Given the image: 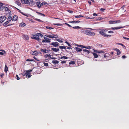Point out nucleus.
<instances>
[{"label":"nucleus","instance_id":"2","mask_svg":"<svg viewBox=\"0 0 129 129\" xmlns=\"http://www.w3.org/2000/svg\"><path fill=\"white\" fill-rule=\"evenodd\" d=\"M7 19L6 17L4 16H1L0 17V22L2 23Z\"/></svg>","mask_w":129,"mask_h":129},{"label":"nucleus","instance_id":"51","mask_svg":"<svg viewBox=\"0 0 129 129\" xmlns=\"http://www.w3.org/2000/svg\"><path fill=\"white\" fill-rule=\"evenodd\" d=\"M44 65L45 66L47 67L48 66V63H46L45 62L44 63Z\"/></svg>","mask_w":129,"mask_h":129},{"label":"nucleus","instance_id":"4","mask_svg":"<svg viewBox=\"0 0 129 129\" xmlns=\"http://www.w3.org/2000/svg\"><path fill=\"white\" fill-rule=\"evenodd\" d=\"M124 26L122 27L120 26L119 27H112L111 28V29L112 30H117V29H120L122 28H123L124 27Z\"/></svg>","mask_w":129,"mask_h":129},{"label":"nucleus","instance_id":"44","mask_svg":"<svg viewBox=\"0 0 129 129\" xmlns=\"http://www.w3.org/2000/svg\"><path fill=\"white\" fill-rule=\"evenodd\" d=\"M38 34L39 36H40L41 38H42L43 37V35L41 33H37Z\"/></svg>","mask_w":129,"mask_h":129},{"label":"nucleus","instance_id":"50","mask_svg":"<svg viewBox=\"0 0 129 129\" xmlns=\"http://www.w3.org/2000/svg\"><path fill=\"white\" fill-rule=\"evenodd\" d=\"M77 46L80 47H81L82 48H84L85 46H83V45H78Z\"/></svg>","mask_w":129,"mask_h":129},{"label":"nucleus","instance_id":"7","mask_svg":"<svg viewBox=\"0 0 129 129\" xmlns=\"http://www.w3.org/2000/svg\"><path fill=\"white\" fill-rule=\"evenodd\" d=\"M30 2V3L32 5L34 6L36 4V3L33 1V0H29Z\"/></svg>","mask_w":129,"mask_h":129},{"label":"nucleus","instance_id":"35","mask_svg":"<svg viewBox=\"0 0 129 129\" xmlns=\"http://www.w3.org/2000/svg\"><path fill=\"white\" fill-rule=\"evenodd\" d=\"M59 48L61 49H66V47L65 46H59Z\"/></svg>","mask_w":129,"mask_h":129},{"label":"nucleus","instance_id":"12","mask_svg":"<svg viewBox=\"0 0 129 129\" xmlns=\"http://www.w3.org/2000/svg\"><path fill=\"white\" fill-rule=\"evenodd\" d=\"M17 18H18V17L17 16H16V15L14 16H13V17L12 18V21H16L17 20Z\"/></svg>","mask_w":129,"mask_h":129},{"label":"nucleus","instance_id":"28","mask_svg":"<svg viewBox=\"0 0 129 129\" xmlns=\"http://www.w3.org/2000/svg\"><path fill=\"white\" fill-rule=\"evenodd\" d=\"M109 23L110 24H115L114 23V21L112 20H110L109 21Z\"/></svg>","mask_w":129,"mask_h":129},{"label":"nucleus","instance_id":"32","mask_svg":"<svg viewBox=\"0 0 129 129\" xmlns=\"http://www.w3.org/2000/svg\"><path fill=\"white\" fill-rule=\"evenodd\" d=\"M75 61H71L69 62V64H75Z\"/></svg>","mask_w":129,"mask_h":129},{"label":"nucleus","instance_id":"56","mask_svg":"<svg viewBox=\"0 0 129 129\" xmlns=\"http://www.w3.org/2000/svg\"><path fill=\"white\" fill-rule=\"evenodd\" d=\"M16 77L17 79V80H19L20 78L17 75H16Z\"/></svg>","mask_w":129,"mask_h":129},{"label":"nucleus","instance_id":"41","mask_svg":"<svg viewBox=\"0 0 129 129\" xmlns=\"http://www.w3.org/2000/svg\"><path fill=\"white\" fill-rule=\"evenodd\" d=\"M83 17V16L80 15H77L75 16V17L76 18H80L81 17Z\"/></svg>","mask_w":129,"mask_h":129},{"label":"nucleus","instance_id":"37","mask_svg":"<svg viewBox=\"0 0 129 129\" xmlns=\"http://www.w3.org/2000/svg\"><path fill=\"white\" fill-rule=\"evenodd\" d=\"M68 57H67L66 56H63L61 57L60 58L61 59L63 58L64 59H68Z\"/></svg>","mask_w":129,"mask_h":129},{"label":"nucleus","instance_id":"21","mask_svg":"<svg viewBox=\"0 0 129 129\" xmlns=\"http://www.w3.org/2000/svg\"><path fill=\"white\" fill-rule=\"evenodd\" d=\"M52 62L54 64H57L59 63V61L57 60H53Z\"/></svg>","mask_w":129,"mask_h":129},{"label":"nucleus","instance_id":"46","mask_svg":"<svg viewBox=\"0 0 129 129\" xmlns=\"http://www.w3.org/2000/svg\"><path fill=\"white\" fill-rule=\"evenodd\" d=\"M43 3L44 5L47 6L48 5V3L45 2H43Z\"/></svg>","mask_w":129,"mask_h":129},{"label":"nucleus","instance_id":"62","mask_svg":"<svg viewBox=\"0 0 129 129\" xmlns=\"http://www.w3.org/2000/svg\"><path fill=\"white\" fill-rule=\"evenodd\" d=\"M46 56L48 57H50L51 56V55L50 54H46Z\"/></svg>","mask_w":129,"mask_h":129},{"label":"nucleus","instance_id":"42","mask_svg":"<svg viewBox=\"0 0 129 129\" xmlns=\"http://www.w3.org/2000/svg\"><path fill=\"white\" fill-rule=\"evenodd\" d=\"M55 40L59 42L60 43H62V41L61 40H60V39H56Z\"/></svg>","mask_w":129,"mask_h":129},{"label":"nucleus","instance_id":"38","mask_svg":"<svg viewBox=\"0 0 129 129\" xmlns=\"http://www.w3.org/2000/svg\"><path fill=\"white\" fill-rule=\"evenodd\" d=\"M53 37V38H58L57 35L56 34H53L52 35Z\"/></svg>","mask_w":129,"mask_h":129},{"label":"nucleus","instance_id":"6","mask_svg":"<svg viewBox=\"0 0 129 129\" xmlns=\"http://www.w3.org/2000/svg\"><path fill=\"white\" fill-rule=\"evenodd\" d=\"M30 53L31 54L35 55H37L38 54H39L36 51H32Z\"/></svg>","mask_w":129,"mask_h":129},{"label":"nucleus","instance_id":"24","mask_svg":"<svg viewBox=\"0 0 129 129\" xmlns=\"http://www.w3.org/2000/svg\"><path fill=\"white\" fill-rule=\"evenodd\" d=\"M25 4H30V2L29 0H26L25 1Z\"/></svg>","mask_w":129,"mask_h":129},{"label":"nucleus","instance_id":"26","mask_svg":"<svg viewBox=\"0 0 129 129\" xmlns=\"http://www.w3.org/2000/svg\"><path fill=\"white\" fill-rule=\"evenodd\" d=\"M39 3H41L40 2H36V4L38 8H40L41 7V5Z\"/></svg>","mask_w":129,"mask_h":129},{"label":"nucleus","instance_id":"19","mask_svg":"<svg viewBox=\"0 0 129 129\" xmlns=\"http://www.w3.org/2000/svg\"><path fill=\"white\" fill-rule=\"evenodd\" d=\"M75 49L78 52H80L82 51V50L81 49L79 48L78 47H75Z\"/></svg>","mask_w":129,"mask_h":129},{"label":"nucleus","instance_id":"16","mask_svg":"<svg viewBox=\"0 0 129 129\" xmlns=\"http://www.w3.org/2000/svg\"><path fill=\"white\" fill-rule=\"evenodd\" d=\"M26 25V24L25 23L23 22H22L20 24L19 26H21V27H23L24 26H25Z\"/></svg>","mask_w":129,"mask_h":129},{"label":"nucleus","instance_id":"57","mask_svg":"<svg viewBox=\"0 0 129 129\" xmlns=\"http://www.w3.org/2000/svg\"><path fill=\"white\" fill-rule=\"evenodd\" d=\"M106 54H107V57H109L110 56V53H106Z\"/></svg>","mask_w":129,"mask_h":129},{"label":"nucleus","instance_id":"17","mask_svg":"<svg viewBox=\"0 0 129 129\" xmlns=\"http://www.w3.org/2000/svg\"><path fill=\"white\" fill-rule=\"evenodd\" d=\"M8 69L7 66L6 65L5 66L4 70V71L5 72L7 73V71H8Z\"/></svg>","mask_w":129,"mask_h":129},{"label":"nucleus","instance_id":"39","mask_svg":"<svg viewBox=\"0 0 129 129\" xmlns=\"http://www.w3.org/2000/svg\"><path fill=\"white\" fill-rule=\"evenodd\" d=\"M80 27L78 26H76L75 27H73V28L74 29H77L78 28H80Z\"/></svg>","mask_w":129,"mask_h":129},{"label":"nucleus","instance_id":"64","mask_svg":"<svg viewBox=\"0 0 129 129\" xmlns=\"http://www.w3.org/2000/svg\"><path fill=\"white\" fill-rule=\"evenodd\" d=\"M104 57H105V58H106L107 57V54H106V53H105L104 54Z\"/></svg>","mask_w":129,"mask_h":129},{"label":"nucleus","instance_id":"5","mask_svg":"<svg viewBox=\"0 0 129 129\" xmlns=\"http://www.w3.org/2000/svg\"><path fill=\"white\" fill-rule=\"evenodd\" d=\"M59 43L57 42H52L51 44V45H53L54 47H56L58 46Z\"/></svg>","mask_w":129,"mask_h":129},{"label":"nucleus","instance_id":"49","mask_svg":"<svg viewBox=\"0 0 129 129\" xmlns=\"http://www.w3.org/2000/svg\"><path fill=\"white\" fill-rule=\"evenodd\" d=\"M105 10H106L105 9L101 8L100 9V10L101 11L104 12V11Z\"/></svg>","mask_w":129,"mask_h":129},{"label":"nucleus","instance_id":"53","mask_svg":"<svg viewBox=\"0 0 129 129\" xmlns=\"http://www.w3.org/2000/svg\"><path fill=\"white\" fill-rule=\"evenodd\" d=\"M65 43L67 44L68 45V46H71V45L70 44V43L68 42L67 41H66Z\"/></svg>","mask_w":129,"mask_h":129},{"label":"nucleus","instance_id":"23","mask_svg":"<svg viewBox=\"0 0 129 129\" xmlns=\"http://www.w3.org/2000/svg\"><path fill=\"white\" fill-rule=\"evenodd\" d=\"M24 39L25 40H28L29 39V37L27 35H24Z\"/></svg>","mask_w":129,"mask_h":129},{"label":"nucleus","instance_id":"59","mask_svg":"<svg viewBox=\"0 0 129 129\" xmlns=\"http://www.w3.org/2000/svg\"><path fill=\"white\" fill-rule=\"evenodd\" d=\"M66 62V61L65 60L62 61H61V63L62 64Z\"/></svg>","mask_w":129,"mask_h":129},{"label":"nucleus","instance_id":"34","mask_svg":"<svg viewBox=\"0 0 129 129\" xmlns=\"http://www.w3.org/2000/svg\"><path fill=\"white\" fill-rule=\"evenodd\" d=\"M21 74L23 76H25L26 77H27V74H26V73L25 71H24V72L23 73H21Z\"/></svg>","mask_w":129,"mask_h":129},{"label":"nucleus","instance_id":"40","mask_svg":"<svg viewBox=\"0 0 129 129\" xmlns=\"http://www.w3.org/2000/svg\"><path fill=\"white\" fill-rule=\"evenodd\" d=\"M42 42H46L47 43V42L49 43V42H50V40H43L42 41Z\"/></svg>","mask_w":129,"mask_h":129},{"label":"nucleus","instance_id":"58","mask_svg":"<svg viewBox=\"0 0 129 129\" xmlns=\"http://www.w3.org/2000/svg\"><path fill=\"white\" fill-rule=\"evenodd\" d=\"M65 24L67 25V26H68L69 27H72V26H71L70 25V24H68V23H65Z\"/></svg>","mask_w":129,"mask_h":129},{"label":"nucleus","instance_id":"13","mask_svg":"<svg viewBox=\"0 0 129 129\" xmlns=\"http://www.w3.org/2000/svg\"><path fill=\"white\" fill-rule=\"evenodd\" d=\"M0 51H2V52H1L0 51V55H3L4 54H5L6 52L4 50H0Z\"/></svg>","mask_w":129,"mask_h":129},{"label":"nucleus","instance_id":"36","mask_svg":"<svg viewBox=\"0 0 129 129\" xmlns=\"http://www.w3.org/2000/svg\"><path fill=\"white\" fill-rule=\"evenodd\" d=\"M46 27L47 29H53V28L48 26H47Z\"/></svg>","mask_w":129,"mask_h":129},{"label":"nucleus","instance_id":"30","mask_svg":"<svg viewBox=\"0 0 129 129\" xmlns=\"http://www.w3.org/2000/svg\"><path fill=\"white\" fill-rule=\"evenodd\" d=\"M12 20V17L11 16H9L8 17V18L7 19V20L9 21H10Z\"/></svg>","mask_w":129,"mask_h":129},{"label":"nucleus","instance_id":"22","mask_svg":"<svg viewBox=\"0 0 129 129\" xmlns=\"http://www.w3.org/2000/svg\"><path fill=\"white\" fill-rule=\"evenodd\" d=\"M92 54H93L94 58H97L98 57V56L96 53H93Z\"/></svg>","mask_w":129,"mask_h":129},{"label":"nucleus","instance_id":"52","mask_svg":"<svg viewBox=\"0 0 129 129\" xmlns=\"http://www.w3.org/2000/svg\"><path fill=\"white\" fill-rule=\"evenodd\" d=\"M25 72H26V74H27V75H28L30 73L29 72V71H28V70L26 71H25Z\"/></svg>","mask_w":129,"mask_h":129},{"label":"nucleus","instance_id":"43","mask_svg":"<svg viewBox=\"0 0 129 129\" xmlns=\"http://www.w3.org/2000/svg\"><path fill=\"white\" fill-rule=\"evenodd\" d=\"M45 36H46L47 37L49 38H53V35H46Z\"/></svg>","mask_w":129,"mask_h":129},{"label":"nucleus","instance_id":"48","mask_svg":"<svg viewBox=\"0 0 129 129\" xmlns=\"http://www.w3.org/2000/svg\"><path fill=\"white\" fill-rule=\"evenodd\" d=\"M118 45H121L122 46L123 48H125V46L123 45V44L121 43H119L118 44Z\"/></svg>","mask_w":129,"mask_h":129},{"label":"nucleus","instance_id":"54","mask_svg":"<svg viewBox=\"0 0 129 129\" xmlns=\"http://www.w3.org/2000/svg\"><path fill=\"white\" fill-rule=\"evenodd\" d=\"M123 38L124 39H125L127 40H129V38H126L124 37H123Z\"/></svg>","mask_w":129,"mask_h":129},{"label":"nucleus","instance_id":"9","mask_svg":"<svg viewBox=\"0 0 129 129\" xmlns=\"http://www.w3.org/2000/svg\"><path fill=\"white\" fill-rule=\"evenodd\" d=\"M51 50L54 52H57L59 51V49L58 48H51Z\"/></svg>","mask_w":129,"mask_h":129},{"label":"nucleus","instance_id":"63","mask_svg":"<svg viewBox=\"0 0 129 129\" xmlns=\"http://www.w3.org/2000/svg\"><path fill=\"white\" fill-rule=\"evenodd\" d=\"M44 39L46 40H50V39H49L48 38H47L46 37H44Z\"/></svg>","mask_w":129,"mask_h":129},{"label":"nucleus","instance_id":"1","mask_svg":"<svg viewBox=\"0 0 129 129\" xmlns=\"http://www.w3.org/2000/svg\"><path fill=\"white\" fill-rule=\"evenodd\" d=\"M101 31H100L99 32V34L102 36L106 37H109L111 36L110 35L106 34L103 31L101 30Z\"/></svg>","mask_w":129,"mask_h":129},{"label":"nucleus","instance_id":"27","mask_svg":"<svg viewBox=\"0 0 129 129\" xmlns=\"http://www.w3.org/2000/svg\"><path fill=\"white\" fill-rule=\"evenodd\" d=\"M80 22V21L78 20V21H70L69 22L70 23H79Z\"/></svg>","mask_w":129,"mask_h":129},{"label":"nucleus","instance_id":"25","mask_svg":"<svg viewBox=\"0 0 129 129\" xmlns=\"http://www.w3.org/2000/svg\"><path fill=\"white\" fill-rule=\"evenodd\" d=\"M9 23V22L8 21H7L3 23V25L4 26H5L7 25V24H8Z\"/></svg>","mask_w":129,"mask_h":129},{"label":"nucleus","instance_id":"10","mask_svg":"<svg viewBox=\"0 0 129 129\" xmlns=\"http://www.w3.org/2000/svg\"><path fill=\"white\" fill-rule=\"evenodd\" d=\"M90 31L87 30H85L84 31V33L86 35H89Z\"/></svg>","mask_w":129,"mask_h":129},{"label":"nucleus","instance_id":"20","mask_svg":"<svg viewBox=\"0 0 129 129\" xmlns=\"http://www.w3.org/2000/svg\"><path fill=\"white\" fill-rule=\"evenodd\" d=\"M15 3L20 6H21V4L20 2L17 1H16L15 2Z\"/></svg>","mask_w":129,"mask_h":129},{"label":"nucleus","instance_id":"45","mask_svg":"<svg viewBox=\"0 0 129 129\" xmlns=\"http://www.w3.org/2000/svg\"><path fill=\"white\" fill-rule=\"evenodd\" d=\"M54 25H59L61 26L62 25V24L60 23H54L53 24Z\"/></svg>","mask_w":129,"mask_h":129},{"label":"nucleus","instance_id":"11","mask_svg":"<svg viewBox=\"0 0 129 129\" xmlns=\"http://www.w3.org/2000/svg\"><path fill=\"white\" fill-rule=\"evenodd\" d=\"M40 51L41 52L43 51V53H48V50H47L46 49H41Z\"/></svg>","mask_w":129,"mask_h":129},{"label":"nucleus","instance_id":"15","mask_svg":"<svg viewBox=\"0 0 129 129\" xmlns=\"http://www.w3.org/2000/svg\"><path fill=\"white\" fill-rule=\"evenodd\" d=\"M115 50H116L117 52V55H119L121 53V52L120 50L116 48L115 49Z\"/></svg>","mask_w":129,"mask_h":129},{"label":"nucleus","instance_id":"47","mask_svg":"<svg viewBox=\"0 0 129 129\" xmlns=\"http://www.w3.org/2000/svg\"><path fill=\"white\" fill-rule=\"evenodd\" d=\"M84 48L87 49H91V46H85L84 47Z\"/></svg>","mask_w":129,"mask_h":129},{"label":"nucleus","instance_id":"33","mask_svg":"<svg viewBox=\"0 0 129 129\" xmlns=\"http://www.w3.org/2000/svg\"><path fill=\"white\" fill-rule=\"evenodd\" d=\"M36 13H37L38 14H39L40 15H42L43 16H45V15L44 14H42V13H41L39 12L36 11Z\"/></svg>","mask_w":129,"mask_h":129},{"label":"nucleus","instance_id":"18","mask_svg":"<svg viewBox=\"0 0 129 129\" xmlns=\"http://www.w3.org/2000/svg\"><path fill=\"white\" fill-rule=\"evenodd\" d=\"M4 9H5V11H8V12L9 13L11 11L9 10V8L7 7H4Z\"/></svg>","mask_w":129,"mask_h":129},{"label":"nucleus","instance_id":"31","mask_svg":"<svg viewBox=\"0 0 129 129\" xmlns=\"http://www.w3.org/2000/svg\"><path fill=\"white\" fill-rule=\"evenodd\" d=\"M114 21V23L115 24L117 23H120L121 22V21L120 20H117L115 21Z\"/></svg>","mask_w":129,"mask_h":129},{"label":"nucleus","instance_id":"55","mask_svg":"<svg viewBox=\"0 0 129 129\" xmlns=\"http://www.w3.org/2000/svg\"><path fill=\"white\" fill-rule=\"evenodd\" d=\"M4 73H2V74H1L0 75V76L1 77V78H2L4 76Z\"/></svg>","mask_w":129,"mask_h":129},{"label":"nucleus","instance_id":"14","mask_svg":"<svg viewBox=\"0 0 129 129\" xmlns=\"http://www.w3.org/2000/svg\"><path fill=\"white\" fill-rule=\"evenodd\" d=\"M94 52H97L99 53H104V51H99L98 50H94Z\"/></svg>","mask_w":129,"mask_h":129},{"label":"nucleus","instance_id":"60","mask_svg":"<svg viewBox=\"0 0 129 129\" xmlns=\"http://www.w3.org/2000/svg\"><path fill=\"white\" fill-rule=\"evenodd\" d=\"M102 30V31H103L104 32H107L108 30V29H103Z\"/></svg>","mask_w":129,"mask_h":129},{"label":"nucleus","instance_id":"61","mask_svg":"<svg viewBox=\"0 0 129 129\" xmlns=\"http://www.w3.org/2000/svg\"><path fill=\"white\" fill-rule=\"evenodd\" d=\"M21 2L22 4H25V0H21Z\"/></svg>","mask_w":129,"mask_h":129},{"label":"nucleus","instance_id":"3","mask_svg":"<svg viewBox=\"0 0 129 129\" xmlns=\"http://www.w3.org/2000/svg\"><path fill=\"white\" fill-rule=\"evenodd\" d=\"M32 39H35L36 40L39 41L40 40V39L39 38V37L38 34H36L33 35V37H32Z\"/></svg>","mask_w":129,"mask_h":129},{"label":"nucleus","instance_id":"8","mask_svg":"<svg viewBox=\"0 0 129 129\" xmlns=\"http://www.w3.org/2000/svg\"><path fill=\"white\" fill-rule=\"evenodd\" d=\"M83 51L86 54H88L90 52L89 50L86 49H83Z\"/></svg>","mask_w":129,"mask_h":129},{"label":"nucleus","instance_id":"29","mask_svg":"<svg viewBox=\"0 0 129 129\" xmlns=\"http://www.w3.org/2000/svg\"><path fill=\"white\" fill-rule=\"evenodd\" d=\"M95 35V33L94 32H91L90 31L89 36H93Z\"/></svg>","mask_w":129,"mask_h":129}]
</instances>
